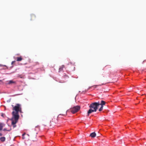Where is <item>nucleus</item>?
I'll list each match as a JSON object with an SVG mask.
<instances>
[{
	"instance_id": "39448f33",
	"label": "nucleus",
	"mask_w": 146,
	"mask_h": 146,
	"mask_svg": "<svg viewBox=\"0 0 146 146\" xmlns=\"http://www.w3.org/2000/svg\"><path fill=\"white\" fill-rule=\"evenodd\" d=\"M31 20H34L35 19L36 16L34 14H31Z\"/></svg>"
},
{
	"instance_id": "1a4fd4ad",
	"label": "nucleus",
	"mask_w": 146,
	"mask_h": 146,
	"mask_svg": "<svg viewBox=\"0 0 146 146\" xmlns=\"http://www.w3.org/2000/svg\"><path fill=\"white\" fill-rule=\"evenodd\" d=\"M22 60V58L21 57H17V61H20Z\"/></svg>"
},
{
	"instance_id": "aec40b11",
	"label": "nucleus",
	"mask_w": 146,
	"mask_h": 146,
	"mask_svg": "<svg viewBox=\"0 0 146 146\" xmlns=\"http://www.w3.org/2000/svg\"><path fill=\"white\" fill-rule=\"evenodd\" d=\"M1 116H3V114L1 115Z\"/></svg>"
},
{
	"instance_id": "423d86ee",
	"label": "nucleus",
	"mask_w": 146,
	"mask_h": 146,
	"mask_svg": "<svg viewBox=\"0 0 146 146\" xmlns=\"http://www.w3.org/2000/svg\"><path fill=\"white\" fill-rule=\"evenodd\" d=\"M15 81H14L13 80H11L8 81V84H15Z\"/></svg>"
},
{
	"instance_id": "6ab92c4d",
	"label": "nucleus",
	"mask_w": 146,
	"mask_h": 146,
	"mask_svg": "<svg viewBox=\"0 0 146 146\" xmlns=\"http://www.w3.org/2000/svg\"><path fill=\"white\" fill-rule=\"evenodd\" d=\"M48 125L47 124V125H44L45 126H46V125Z\"/></svg>"
},
{
	"instance_id": "0eeeda50",
	"label": "nucleus",
	"mask_w": 146,
	"mask_h": 146,
	"mask_svg": "<svg viewBox=\"0 0 146 146\" xmlns=\"http://www.w3.org/2000/svg\"><path fill=\"white\" fill-rule=\"evenodd\" d=\"M105 104H106L105 102L103 100H102L101 101V103L100 104V105H101V106H103L104 105H105Z\"/></svg>"
},
{
	"instance_id": "f3484780",
	"label": "nucleus",
	"mask_w": 146,
	"mask_h": 146,
	"mask_svg": "<svg viewBox=\"0 0 146 146\" xmlns=\"http://www.w3.org/2000/svg\"><path fill=\"white\" fill-rule=\"evenodd\" d=\"M2 135V134L0 133V136H1Z\"/></svg>"
},
{
	"instance_id": "4be33fe9",
	"label": "nucleus",
	"mask_w": 146,
	"mask_h": 146,
	"mask_svg": "<svg viewBox=\"0 0 146 146\" xmlns=\"http://www.w3.org/2000/svg\"><path fill=\"white\" fill-rule=\"evenodd\" d=\"M1 80H0V82H1Z\"/></svg>"
},
{
	"instance_id": "a211bd4d",
	"label": "nucleus",
	"mask_w": 146,
	"mask_h": 146,
	"mask_svg": "<svg viewBox=\"0 0 146 146\" xmlns=\"http://www.w3.org/2000/svg\"><path fill=\"white\" fill-rule=\"evenodd\" d=\"M15 62V61H13L12 62V64H13L14 62Z\"/></svg>"
},
{
	"instance_id": "4468645a",
	"label": "nucleus",
	"mask_w": 146,
	"mask_h": 146,
	"mask_svg": "<svg viewBox=\"0 0 146 146\" xmlns=\"http://www.w3.org/2000/svg\"><path fill=\"white\" fill-rule=\"evenodd\" d=\"M11 130V129H10V130H7L6 128H5L3 129V131H10Z\"/></svg>"
},
{
	"instance_id": "f03ea898",
	"label": "nucleus",
	"mask_w": 146,
	"mask_h": 146,
	"mask_svg": "<svg viewBox=\"0 0 146 146\" xmlns=\"http://www.w3.org/2000/svg\"><path fill=\"white\" fill-rule=\"evenodd\" d=\"M100 105L99 102H94L92 103L89 106L90 108L88 112V116L90 114L94 112H96L98 109V107Z\"/></svg>"
},
{
	"instance_id": "6e6552de",
	"label": "nucleus",
	"mask_w": 146,
	"mask_h": 146,
	"mask_svg": "<svg viewBox=\"0 0 146 146\" xmlns=\"http://www.w3.org/2000/svg\"><path fill=\"white\" fill-rule=\"evenodd\" d=\"M0 140L1 141L4 142L5 140V137H2L0 138Z\"/></svg>"
},
{
	"instance_id": "20e7f679",
	"label": "nucleus",
	"mask_w": 146,
	"mask_h": 146,
	"mask_svg": "<svg viewBox=\"0 0 146 146\" xmlns=\"http://www.w3.org/2000/svg\"><path fill=\"white\" fill-rule=\"evenodd\" d=\"M96 136V134L95 132L92 133L90 135V136L91 137L94 138Z\"/></svg>"
},
{
	"instance_id": "412c9836",
	"label": "nucleus",
	"mask_w": 146,
	"mask_h": 146,
	"mask_svg": "<svg viewBox=\"0 0 146 146\" xmlns=\"http://www.w3.org/2000/svg\"><path fill=\"white\" fill-rule=\"evenodd\" d=\"M97 86V85H95V86H96L95 87H96V86Z\"/></svg>"
},
{
	"instance_id": "f8f14e48",
	"label": "nucleus",
	"mask_w": 146,
	"mask_h": 146,
	"mask_svg": "<svg viewBox=\"0 0 146 146\" xmlns=\"http://www.w3.org/2000/svg\"><path fill=\"white\" fill-rule=\"evenodd\" d=\"M63 70V67L60 68L59 69V72H61Z\"/></svg>"
},
{
	"instance_id": "ddd939ff",
	"label": "nucleus",
	"mask_w": 146,
	"mask_h": 146,
	"mask_svg": "<svg viewBox=\"0 0 146 146\" xmlns=\"http://www.w3.org/2000/svg\"><path fill=\"white\" fill-rule=\"evenodd\" d=\"M56 119H55V118H54L53 119H52V121H50V123H51V122H53V121H55V120Z\"/></svg>"
},
{
	"instance_id": "9b49d317",
	"label": "nucleus",
	"mask_w": 146,
	"mask_h": 146,
	"mask_svg": "<svg viewBox=\"0 0 146 146\" xmlns=\"http://www.w3.org/2000/svg\"><path fill=\"white\" fill-rule=\"evenodd\" d=\"M103 106H101V107L99 109V111H102L103 109Z\"/></svg>"
},
{
	"instance_id": "7ed1b4c3",
	"label": "nucleus",
	"mask_w": 146,
	"mask_h": 146,
	"mask_svg": "<svg viewBox=\"0 0 146 146\" xmlns=\"http://www.w3.org/2000/svg\"><path fill=\"white\" fill-rule=\"evenodd\" d=\"M80 109V107L78 106H74L71 109V111L72 113H74L78 112Z\"/></svg>"
},
{
	"instance_id": "f257e3e1",
	"label": "nucleus",
	"mask_w": 146,
	"mask_h": 146,
	"mask_svg": "<svg viewBox=\"0 0 146 146\" xmlns=\"http://www.w3.org/2000/svg\"><path fill=\"white\" fill-rule=\"evenodd\" d=\"M13 107V110L15 111H13L12 113V117L11 119L12 121L11 124L13 125V127L14 128L16 126L15 124L18 121L19 118V115L18 114V112H22V109L21 105L20 104H16V106L13 107V106H12Z\"/></svg>"
},
{
	"instance_id": "9d476101",
	"label": "nucleus",
	"mask_w": 146,
	"mask_h": 146,
	"mask_svg": "<svg viewBox=\"0 0 146 146\" xmlns=\"http://www.w3.org/2000/svg\"><path fill=\"white\" fill-rule=\"evenodd\" d=\"M4 126V125L3 124L0 123V131L2 130L3 127Z\"/></svg>"
},
{
	"instance_id": "dca6fc26",
	"label": "nucleus",
	"mask_w": 146,
	"mask_h": 146,
	"mask_svg": "<svg viewBox=\"0 0 146 146\" xmlns=\"http://www.w3.org/2000/svg\"><path fill=\"white\" fill-rule=\"evenodd\" d=\"M25 133H24V134H22V136H24V135H25Z\"/></svg>"
},
{
	"instance_id": "2eb2a0df",
	"label": "nucleus",
	"mask_w": 146,
	"mask_h": 146,
	"mask_svg": "<svg viewBox=\"0 0 146 146\" xmlns=\"http://www.w3.org/2000/svg\"><path fill=\"white\" fill-rule=\"evenodd\" d=\"M4 66H5V65H0V67H3Z\"/></svg>"
}]
</instances>
